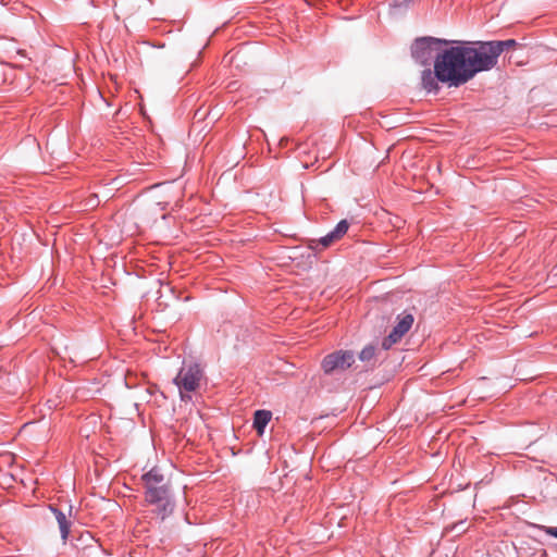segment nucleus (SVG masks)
I'll return each instance as SVG.
<instances>
[{
	"instance_id": "1",
	"label": "nucleus",
	"mask_w": 557,
	"mask_h": 557,
	"mask_svg": "<svg viewBox=\"0 0 557 557\" xmlns=\"http://www.w3.org/2000/svg\"><path fill=\"white\" fill-rule=\"evenodd\" d=\"M144 497L148 506L152 507V513L164 521L175 510L176 499L169 479L158 467L151 468L141 475Z\"/></svg>"
},
{
	"instance_id": "2",
	"label": "nucleus",
	"mask_w": 557,
	"mask_h": 557,
	"mask_svg": "<svg viewBox=\"0 0 557 557\" xmlns=\"http://www.w3.org/2000/svg\"><path fill=\"white\" fill-rule=\"evenodd\" d=\"M449 48L435 53L434 69L440 82L458 87L470 81V72L467 61V41L450 40Z\"/></svg>"
},
{
	"instance_id": "3",
	"label": "nucleus",
	"mask_w": 557,
	"mask_h": 557,
	"mask_svg": "<svg viewBox=\"0 0 557 557\" xmlns=\"http://www.w3.org/2000/svg\"><path fill=\"white\" fill-rule=\"evenodd\" d=\"M467 45V61L470 72V79L479 72L488 71L497 64L498 57L494 53V49L490 41L479 42V47L474 48Z\"/></svg>"
},
{
	"instance_id": "4",
	"label": "nucleus",
	"mask_w": 557,
	"mask_h": 557,
	"mask_svg": "<svg viewBox=\"0 0 557 557\" xmlns=\"http://www.w3.org/2000/svg\"><path fill=\"white\" fill-rule=\"evenodd\" d=\"M203 377V370L199 363L193 362L184 364L176 376L173 379V383L180 391V398L183 403L191 401V392H195Z\"/></svg>"
},
{
	"instance_id": "5",
	"label": "nucleus",
	"mask_w": 557,
	"mask_h": 557,
	"mask_svg": "<svg viewBox=\"0 0 557 557\" xmlns=\"http://www.w3.org/2000/svg\"><path fill=\"white\" fill-rule=\"evenodd\" d=\"M450 45V40L438 39L434 37H420L411 46L412 59L422 66L430 65L431 60L435 59V52L440 51V46Z\"/></svg>"
},
{
	"instance_id": "6",
	"label": "nucleus",
	"mask_w": 557,
	"mask_h": 557,
	"mask_svg": "<svg viewBox=\"0 0 557 557\" xmlns=\"http://www.w3.org/2000/svg\"><path fill=\"white\" fill-rule=\"evenodd\" d=\"M355 362V354L351 350H336L326 355L321 361V368L325 374L343 372Z\"/></svg>"
},
{
	"instance_id": "7",
	"label": "nucleus",
	"mask_w": 557,
	"mask_h": 557,
	"mask_svg": "<svg viewBox=\"0 0 557 557\" xmlns=\"http://www.w3.org/2000/svg\"><path fill=\"white\" fill-rule=\"evenodd\" d=\"M20 57L32 61V58L27 55L26 51L17 47L14 39L0 38V63L11 64L13 60Z\"/></svg>"
},
{
	"instance_id": "8",
	"label": "nucleus",
	"mask_w": 557,
	"mask_h": 557,
	"mask_svg": "<svg viewBox=\"0 0 557 557\" xmlns=\"http://www.w3.org/2000/svg\"><path fill=\"white\" fill-rule=\"evenodd\" d=\"M438 82L440 77L435 69L434 71H431V69L422 71L421 86L425 91L436 94L440 90Z\"/></svg>"
},
{
	"instance_id": "9",
	"label": "nucleus",
	"mask_w": 557,
	"mask_h": 557,
	"mask_svg": "<svg viewBox=\"0 0 557 557\" xmlns=\"http://www.w3.org/2000/svg\"><path fill=\"white\" fill-rule=\"evenodd\" d=\"M414 318L411 313L404 312L397 317V323L391 331L395 336L401 337L411 329Z\"/></svg>"
},
{
	"instance_id": "10",
	"label": "nucleus",
	"mask_w": 557,
	"mask_h": 557,
	"mask_svg": "<svg viewBox=\"0 0 557 557\" xmlns=\"http://www.w3.org/2000/svg\"><path fill=\"white\" fill-rule=\"evenodd\" d=\"M51 511L54 513L55 520L59 524L61 539L65 542L70 534L71 522L67 520L65 513L55 507H50Z\"/></svg>"
},
{
	"instance_id": "11",
	"label": "nucleus",
	"mask_w": 557,
	"mask_h": 557,
	"mask_svg": "<svg viewBox=\"0 0 557 557\" xmlns=\"http://www.w3.org/2000/svg\"><path fill=\"white\" fill-rule=\"evenodd\" d=\"M272 418L271 411L268 410H257L253 416V428L259 434L264 432L267 424L270 422Z\"/></svg>"
},
{
	"instance_id": "12",
	"label": "nucleus",
	"mask_w": 557,
	"mask_h": 557,
	"mask_svg": "<svg viewBox=\"0 0 557 557\" xmlns=\"http://www.w3.org/2000/svg\"><path fill=\"white\" fill-rule=\"evenodd\" d=\"M336 240H338L337 236L333 231H330L326 235L320 237L319 239H311L309 248L314 250L319 245L322 246V248H327Z\"/></svg>"
},
{
	"instance_id": "13",
	"label": "nucleus",
	"mask_w": 557,
	"mask_h": 557,
	"mask_svg": "<svg viewBox=\"0 0 557 557\" xmlns=\"http://www.w3.org/2000/svg\"><path fill=\"white\" fill-rule=\"evenodd\" d=\"M494 53L499 57L505 50H508L510 48H513L518 46V42L515 39H507V40H492L490 41Z\"/></svg>"
},
{
	"instance_id": "14",
	"label": "nucleus",
	"mask_w": 557,
	"mask_h": 557,
	"mask_svg": "<svg viewBox=\"0 0 557 557\" xmlns=\"http://www.w3.org/2000/svg\"><path fill=\"white\" fill-rule=\"evenodd\" d=\"M375 357V347L373 345H367L359 352V359L362 362H370Z\"/></svg>"
},
{
	"instance_id": "15",
	"label": "nucleus",
	"mask_w": 557,
	"mask_h": 557,
	"mask_svg": "<svg viewBox=\"0 0 557 557\" xmlns=\"http://www.w3.org/2000/svg\"><path fill=\"white\" fill-rule=\"evenodd\" d=\"M349 223L347 220H341L336 226L332 230L334 234L341 239L348 231Z\"/></svg>"
},
{
	"instance_id": "16",
	"label": "nucleus",
	"mask_w": 557,
	"mask_h": 557,
	"mask_svg": "<svg viewBox=\"0 0 557 557\" xmlns=\"http://www.w3.org/2000/svg\"><path fill=\"white\" fill-rule=\"evenodd\" d=\"M399 341L400 338L398 336H395L394 333L391 332L386 337L383 338L382 348L384 350H388L389 348H392L394 344H396Z\"/></svg>"
},
{
	"instance_id": "17",
	"label": "nucleus",
	"mask_w": 557,
	"mask_h": 557,
	"mask_svg": "<svg viewBox=\"0 0 557 557\" xmlns=\"http://www.w3.org/2000/svg\"><path fill=\"white\" fill-rule=\"evenodd\" d=\"M30 61H27L26 59H24L23 57H20L17 58L16 60H13V62L11 64H14V66H17V67H26L27 65H29Z\"/></svg>"
},
{
	"instance_id": "18",
	"label": "nucleus",
	"mask_w": 557,
	"mask_h": 557,
	"mask_svg": "<svg viewBox=\"0 0 557 557\" xmlns=\"http://www.w3.org/2000/svg\"><path fill=\"white\" fill-rule=\"evenodd\" d=\"M544 531L547 535L557 539V527H546Z\"/></svg>"
}]
</instances>
